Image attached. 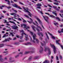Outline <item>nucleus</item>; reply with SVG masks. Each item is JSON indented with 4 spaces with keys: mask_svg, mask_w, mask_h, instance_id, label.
Returning <instances> with one entry per match:
<instances>
[{
    "mask_svg": "<svg viewBox=\"0 0 63 63\" xmlns=\"http://www.w3.org/2000/svg\"><path fill=\"white\" fill-rule=\"evenodd\" d=\"M20 32L21 34H22V37L20 36L19 35H17L16 36V37H17V38H20L21 39H22V37H23V35L24 34V35H25V37L26 38V41H27V40L28 39V36H27V35L25 33H24V31L23 30H22L21 31H20Z\"/></svg>",
    "mask_w": 63,
    "mask_h": 63,
    "instance_id": "obj_1",
    "label": "nucleus"
},
{
    "mask_svg": "<svg viewBox=\"0 0 63 63\" xmlns=\"http://www.w3.org/2000/svg\"><path fill=\"white\" fill-rule=\"evenodd\" d=\"M30 19L31 20V21L30 22L28 21H27L28 22H29V23L30 24H31V23H33L34 25H36L38 28H39L41 30V31H42V30L41 29V27H40V26H38L39 24H38V23L37 22V21H35V23H36V24H35V23L34 22H33V20L32 19H31V18H30Z\"/></svg>",
    "mask_w": 63,
    "mask_h": 63,
    "instance_id": "obj_2",
    "label": "nucleus"
},
{
    "mask_svg": "<svg viewBox=\"0 0 63 63\" xmlns=\"http://www.w3.org/2000/svg\"><path fill=\"white\" fill-rule=\"evenodd\" d=\"M28 31V32H29L31 33V34L32 35H33V40H35L37 42V43H38L39 42V40H38L37 39H36L35 38L36 37V34H33V33L31 32V31H29V30H27Z\"/></svg>",
    "mask_w": 63,
    "mask_h": 63,
    "instance_id": "obj_3",
    "label": "nucleus"
},
{
    "mask_svg": "<svg viewBox=\"0 0 63 63\" xmlns=\"http://www.w3.org/2000/svg\"><path fill=\"white\" fill-rule=\"evenodd\" d=\"M23 9H24L23 11L25 12H26L27 13H29V16L31 17L33 15L31 14L28 11V8L26 7H23Z\"/></svg>",
    "mask_w": 63,
    "mask_h": 63,
    "instance_id": "obj_4",
    "label": "nucleus"
},
{
    "mask_svg": "<svg viewBox=\"0 0 63 63\" xmlns=\"http://www.w3.org/2000/svg\"><path fill=\"white\" fill-rule=\"evenodd\" d=\"M21 27H23V26H24L23 27L24 29H26L27 30L28 29H29L30 28V27L29 26H26L27 25L26 24H22L21 25Z\"/></svg>",
    "mask_w": 63,
    "mask_h": 63,
    "instance_id": "obj_5",
    "label": "nucleus"
},
{
    "mask_svg": "<svg viewBox=\"0 0 63 63\" xmlns=\"http://www.w3.org/2000/svg\"><path fill=\"white\" fill-rule=\"evenodd\" d=\"M47 50L48 51L49 54H51V52L50 50V49H49V48L48 47H44V51H46Z\"/></svg>",
    "mask_w": 63,
    "mask_h": 63,
    "instance_id": "obj_6",
    "label": "nucleus"
},
{
    "mask_svg": "<svg viewBox=\"0 0 63 63\" xmlns=\"http://www.w3.org/2000/svg\"><path fill=\"white\" fill-rule=\"evenodd\" d=\"M35 18L36 19V20H38V21H39V22L40 24H41L42 27L44 29V27L43 26V25H42V22H41V21L40 20V19H39V18L38 17H35Z\"/></svg>",
    "mask_w": 63,
    "mask_h": 63,
    "instance_id": "obj_7",
    "label": "nucleus"
},
{
    "mask_svg": "<svg viewBox=\"0 0 63 63\" xmlns=\"http://www.w3.org/2000/svg\"><path fill=\"white\" fill-rule=\"evenodd\" d=\"M50 45L51 47H52V48H53L54 53V54H55V53H56V48H55V47L53 45H52L51 44H50Z\"/></svg>",
    "mask_w": 63,
    "mask_h": 63,
    "instance_id": "obj_8",
    "label": "nucleus"
},
{
    "mask_svg": "<svg viewBox=\"0 0 63 63\" xmlns=\"http://www.w3.org/2000/svg\"><path fill=\"white\" fill-rule=\"evenodd\" d=\"M43 17L45 20L48 23V17L47 16H43Z\"/></svg>",
    "mask_w": 63,
    "mask_h": 63,
    "instance_id": "obj_9",
    "label": "nucleus"
},
{
    "mask_svg": "<svg viewBox=\"0 0 63 63\" xmlns=\"http://www.w3.org/2000/svg\"><path fill=\"white\" fill-rule=\"evenodd\" d=\"M13 6H14V7H16V8H18V9H20V10H22V9L21 7H20L19 6H18L17 4H14L12 5Z\"/></svg>",
    "mask_w": 63,
    "mask_h": 63,
    "instance_id": "obj_10",
    "label": "nucleus"
},
{
    "mask_svg": "<svg viewBox=\"0 0 63 63\" xmlns=\"http://www.w3.org/2000/svg\"><path fill=\"white\" fill-rule=\"evenodd\" d=\"M12 39L11 38H9L8 39H5V40L2 41V42L4 43V42H7L8 41H10V40H12Z\"/></svg>",
    "mask_w": 63,
    "mask_h": 63,
    "instance_id": "obj_11",
    "label": "nucleus"
},
{
    "mask_svg": "<svg viewBox=\"0 0 63 63\" xmlns=\"http://www.w3.org/2000/svg\"><path fill=\"white\" fill-rule=\"evenodd\" d=\"M10 15H14V17H17V16H18V17H19L20 16L19 15H16V13H12L10 14Z\"/></svg>",
    "mask_w": 63,
    "mask_h": 63,
    "instance_id": "obj_12",
    "label": "nucleus"
},
{
    "mask_svg": "<svg viewBox=\"0 0 63 63\" xmlns=\"http://www.w3.org/2000/svg\"><path fill=\"white\" fill-rule=\"evenodd\" d=\"M12 27L13 29H17V30H18V29H17V28H18L16 25L12 26Z\"/></svg>",
    "mask_w": 63,
    "mask_h": 63,
    "instance_id": "obj_13",
    "label": "nucleus"
},
{
    "mask_svg": "<svg viewBox=\"0 0 63 63\" xmlns=\"http://www.w3.org/2000/svg\"><path fill=\"white\" fill-rule=\"evenodd\" d=\"M48 34H49V35H50V36H51V38L52 39H55V37L53 36L52 35V34H50V33L49 32H48Z\"/></svg>",
    "mask_w": 63,
    "mask_h": 63,
    "instance_id": "obj_14",
    "label": "nucleus"
},
{
    "mask_svg": "<svg viewBox=\"0 0 63 63\" xmlns=\"http://www.w3.org/2000/svg\"><path fill=\"white\" fill-rule=\"evenodd\" d=\"M31 45H32L31 43L30 42H27V43L25 44V45L26 46H30Z\"/></svg>",
    "mask_w": 63,
    "mask_h": 63,
    "instance_id": "obj_15",
    "label": "nucleus"
},
{
    "mask_svg": "<svg viewBox=\"0 0 63 63\" xmlns=\"http://www.w3.org/2000/svg\"><path fill=\"white\" fill-rule=\"evenodd\" d=\"M41 43L42 46H44L46 44V42H45L44 41L42 43V42H41Z\"/></svg>",
    "mask_w": 63,
    "mask_h": 63,
    "instance_id": "obj_16",
    "label": "nucleus"
},
{
    "mask_svg": "<svg viewBox=\"0 0 63 63\" xmlns=\"http://www.w3.org/2000/svg\"><path fill=\"white\" fill-rule=\"evenodd\" d=\"M3 57L2 56L0 55V61L2 62H3V59L2 58H1V57Z\"/></svg>",
    "mask_w": 63,
    "mask_h": 63,
    "instance_id": "obj_17",
    "label": "nucleus"
},
{
    "mask_svg": "<svg viewBox=\"0 0 63 63\" xmlns=\"http://www.w3.org/2000/svg\"><path fill=\"white\" fill-rule=\"evenodd\" d=\"M32 29H33V31H35V32H36V30H35V26H32Z\"/></svg>",
    "mask_w": 63,
    "mask_h": 63,
    "instance_id": "obj_18",
    "label": "nucleus"
},
{
    "mask_svg": "<svg viewBox=\"0 0 63 63\" xmlns=\"http://www.w3.org/2000/svg\"><path fill=\"white\" fill-rule=\"evenodd\" d=\"M49 61L47 60H45L44 62H43V63H49Z\"/></svg>",
    "mask_w": 63,
    "mask_h": 63,
    "instance_id": "obj_19",
    "label": "nucleus"
},
{
    "mask_svg": "<svg viewBox=\"0 0 63 63\" xmlns=\"http://www.w3.org/2000/svg\"><path fill=\"white\" fill-rule=\"evenodd\" d=\"M5 1H6L7 2H8L7 4H8V5H10V2L9 0H5Z\"/></svg>",
    "mask_w": 63,
    "mask_h": 63,
    "instance_id": "obj_20",
    "label": "nucleus"
},
{
    "mask_svg": "<svg viewBox=\"0 0 63 63\" xmlns=\"http://www.w3.org/2000/svg\"><path fill=\"white\" fill-rule=\"evenodd\" d=\"M5 45L4 44H0V47H2L4 46Z\"/></svg>",
    "mask_w": 63,
    "mask_h": 63,
    "instance_id": "obj_21",
    "label": "nucleus"
},
{
    "mask_svg": "<svg viewBox=\"0 0 63 63\" xmlns=\"http://www.w3.org/2000/svg\"><path fill=\"white\" fill-rule=\"evenodd\" d=\"M59 42H60V40H56V44H58V45H60V44L59 43Z\"/></svg>",
    "mask_w": 63,
    "mask_h": 63,
    "instance_id": "obj_22",
    "label": "nucleus"
},
{
    "mask_svg": "<svg viewBox=\"0 0 63 63\" xmlns=\"http://www.w3.org/2000/svg\"><path fill=\"white\" fill-rule=\"evenodd\" d=\"M38 35H39V36H40V35H41V36H43V33H39L38 32Z\"/></svg>",
    "mask_w": 63,
    "mask_h": 63,
    "instance_id": "obj_23",
    "label": "nucleus"
},
{
    "mask_svg": "<svg viewBox=\"0 0 63 63\" xmlns=\"http://www.w3.org/2000/svg\"><path fill=\"white\" fill-rule=\"evenodd\" d=\"M54 24L55 25H58V23L56 22L55 21H54Z\"/></svg>",
    "mask_w": 63,
    "mask_h": 63,
    "instance_id": "obj_24",
    "label": "nucleus"
},
{
    "mask_svg": "<svg viewBox=\"0 0 63 63\" xmlns=\"http://www.w3.org/2000/svg\"><path fill=\"white\" fill-rule=\"evenodd\" d=\"M45 34L46 35V37H47V39H48V40H49V37H48V35H47V33H46Z\"/></svg>",
    "mask_w": 63,
    "mask_h": 63,
    "instance_id": "obj_25",
    "label": "nucleus"
},
{
    "mask_svg": "<svg viewBox=\"0 0 63 63\" xmlns=\"http://www.w3.org/2000/svg\"><path fill=\"white\" fill-rule=\"evenodd\" d=\"M9 22L10 23H13V24H15V25H16V24L15 23V22L13 21H9Z\"/></svg>",
    "mask_w": 63,
    "mask_h": 63,
    "instance_id": "obj_26",
    "label": "nucleus"
},
{
    "mask_svg": "<svg viewBox=\"0 0 63 63\" xmlns=\"http://www.w3.org/2000/svg\"><path fill=\"white\" fill-rule=\"evenodd\" d=\"M8 36V35H7L6 34H5L3 35V36L2 37V38H4L5 37H7Z\"/></svg>",
    "mask_w": 63,
    "mask_h": 63,
    "instance_id": "obj_27",
    "label": "nucleus"
},
{
    "mask_svg": "<svg viewBox=\"0 0 63 63\" xmlns=\"http://www.w3.org/2000/svg\"><path fill=\"white\" fill-rule=\"evenodd\" d=\"M56 19H58V21H60V19H59V18L58 17H57L56 18Z\"/></svg>",
    "mask_w": 63,
    "mask_h": 63,
    "instance_id": "obj_28",
    "label": "nucleus"
},
{
    "mask_svg": "<svg viewBox=\"0 0 63 63\" xmlns=\"http://www.w3.org/2000/svg\"><path fill=\"white\" fill-rule=\"evenodd\" d=\"M41 49H42V50H40V52H42L43 51V48L42 47H41Z\"/></svg>",
    "mask_w": 63,
    "mask_h": 63,
    "instance_id": "obj_29",
    "label": "nucleus"
},
{
    "mask_svg": "<svg viewBox=\"0 0 63 63\" xmlns=\"http://www.w3.org/2000/svg\"><path fill=\"white\" fill-rule=\"evenodd\" d=\"M50 17H53V18H55V17L54 16L52 15H50Z\"/></svg>",
    "mask_w": 63,
    "mask_h": 63,
    "instance_id": "obj_30",
    "label": "nucleus"
},
{
    "mask_svg": "<svg viewBox=\"0 0 63 63\" xmlns=\"http://www.w3.org/2000/svg\"><path fill=\"white\" fill-rule=\"evenodd\" d=\"M5 7V6H4V5H2L0 7V8L1 9H2L3 8H2V7Z\"/></svg>",
    "mask_w": 63,
    "mask_h": 63,
    "instance_id": "obj_31",
    "label": "nucleus"
},
{
    "mask_svg": "<svg viewBox=\"0 0 63 63\" xmlns=\"http://www.w3.org/2000/svg\"><path fill=\"white\" fill-rule=\"evenodd\" d=\"M36 5V6H42L41 4H37Z\"/></svg>",
    "mask_w": 63,
    "mask_h": 63,
    "instance_id": "obj_32",
    "label": "nucleus"
},
{
    "mask_svg": "<svg viewBox=\"0 0 63 63\" xmlns=\"http://www.w3.org/2000/svg\"><path fill=\"white\" fill-rule=\"evenodd\" d=\"M54 4H55V5H59V4L57 2L54 3Z\"/></svg>",
    "mask_w": 63,
    "mask_h": 63,
    "instance_id": "obj_33",
    "label": "nucleus"
},
{
    "mask_svg": "<svg viewBox=\"0 0 63 63\" xmlns=\"http://www.w3.org/2000/svg\"><path fill=\"white\" fill-rule=\"evenodd\" d=\"M10 34H11V35H12V37H14V34H13V33H12L10 32Z\"/></svg>",
    "mask_w": 63,
    "mask_h": 63,
    "instance_id": "obj_34",
    "label": "nucleus"
},
{
    "mask_svg": "<svg viewBox=\"0 0 63 63\" xmlns=\"http://www.w3.org/2000/svg\"><path fill=\"white\" fill-rule=\"evenodd\" d=\"M38 12H39V13H41L42 15H43V12H42V11H40L38 10Z\"/></svg>",
    "mask_w": 63,
    "mask_h": 63,
    "instance_id": "obj_35",
    "label": "nucleus"
},
{
    "mask_svg": "<svg viewBox=\"0 0 63 63\" xmlns=\"http://www.w3.org/2000/svg\"><path fill=\"white\" fill-rule=\"evenodd\" d=\"M53 14H54V15H55L56 16H57V14L56 13L54 12H53Z\"/></svg>",
    "mask_w": 63,
    "mask_h": 63,
    "instance_id": "obj_36",
    "label": "nucleus"
},
{
    "mask_svg": "<svg viewBox=\"0 0 63 63\" xmlns=\"http://www.w3.org/2000/svg\"><path fill=\"white\" fill-rule=\"evenodd\" d=\"M59 15H60V16L62 18H63V15L62 14V15L60 14H59Z\"/></svg>",
    "mask_w": 63,
    "mask_h": 63,
    "instance_id": "obj_37",
    "label": "nucleus"
},
{
    "mask_svg": "<svg viewBox=\"0 0 63 63\" xmlns=\"http://www.w3.org/2000/svg\"><path fill=\"white\" fill-rule=\"evenodd\" d=\"M4 21V23H9V22H7V21L6 20H5Z\"/></svg>",
    "mask_w": 63,
    "mask_h": 63,
    "instance_id": "obj_38",
    "label": "nucleus"
},
{
    "mask_svg": "<svg viewBox=\"0 0 63 63\" xmlns=\"http://www.w3.org/2000/svg\"><path fill=\"white\" fill-rule=\"evenodd\" d=\"M29 53V52L28 51H26L25 52V54H27V53Z\"/></svg>",
    "mask_w": 63,
    "mask_h": 63,
    "instance_id": "obj_39",
    "label": "nucleus"
},
{
    "mask_svg": "<svg viewBox=\"0 0 63 63\" xmlns=\"http://www.w3.org/2000/svg\"><path fill=\"white\" fill-rule=\"evenodd\" d=\"M14 45H17V44H18V43L17 42H15L14 43Z\"/></svg>",
    "mask_w": 63,
    "mask_h": 63,
    "instance_id": "obj_40",
    "label": "nucleus"
},
{
    "mask_svg": "<svg viewBox=\"0 0 63 63\" xmlns=\"http://www.w3.org/2000/svg\"><path fill=\"white\" fill-rule=\"evenodd\" d=\"M60 46L61 47L62 49H63V46L61 45H60Z\"/></svg>",
    "mask_w": 63,
    "mask_h": 63,
    "instance_id": "obj_41",
    "label": "nucleus"
},
{
    "mask_svg": "<svg viewBox=\"0 0 63 63\" xmlns=\"http://www.w3.org/2000/svg\"><path fill=\"white\" fill-rule=\"evenodd\" d=\"M12 10L13 11H14V12H15L16 13H17V11H16V10H14V9H13V8L12 9Z\"/></svg>",
    "mask_w": 63,
    "mask_h": 63,
    "instance_id": "obj_42",
    "label": "nucleus"
},
{
    "mask_svg": "<svg viewBox=\"0 0 63 63\" xmlns=\"http://www.w3.org/2000/svg\"><path fill=\"white\" fill-rule=\"evenodd\" d=\"M19 56V55H16V56H15V58H17V57H18V56Z\"/></svg>",
    "mask_w": 63,
    "mask_h": 63,
    "instance_id": "obj_43",
    "label": "nucleus"
},
{
    "mask_svg": "<svg viewBox=\"0 0 63 63\" xmlns=\"http://www.w3.org/2000/svg\"><path fill=\"white\" fill-rule=\"evenodd\" d=\"M56 10L57 11H58V12L60 11V10H59L57 8L56 9Z\"/></svg>",
    "mask_w": 63,
    "mask_h": 63,
    "instance_id": "obj_44",
    "label": "nucleus"
},
{
    "mask_svg": "<svg viewBox=\"0 0 63 63\" xmlns=\"http://www.w3.org/2000/svg\"><path fill=\"white\" fill-rule=\"evenodd\" d=\"M58 32L59 33H62L61 31H60L59 30L58 31Z\"/></svg>",
    "mask_w": 63,
    "mask_h": 63,
    "instance_id": "obj_45",
    "label": "nucleus"
},
{
    "mask_svg": "<svg viewBox=\"0 0 63 63\" xmlns=\"http://www.w3.org/2000/svg\"><path fill=\"white\" fill-rule=\"evenodd\" d=\"M56 58L57 60H58V56H56Z\"/></svg>",
    "mask_w": 63,
    "mask_h": 63,
    "instance_id": "obj_46",
    "label": "nucleus"
},
{
    "mask_svg": "<svg viewBox=\"0 0 63 63\" xmlns=\"http://www.w3.org/2000/svg\"><path fill=\"white\" fill-rule=\"evenodd\" d=\"M16 38H14L13 39V41H15V40H16Z\"/></svg>",
    "mask_w": 63,
    "mask_h": 63,
    "instance_id": "obj_47",
    "label": "nucleus"
},
{
    "mask_svg": "<svg viewBox=\"0 0 63 63\" xmlns=\"http://www.w3.org/2000/svg\"><path fill=\"white\" fill-rule=\"evenodd\" d=\"M18 20H20V21H21V19H20V18H19L18 19H17Z\"/></svg>",
    "mask_w": 63,
    "mask_h": 63,
    "instance_id": "obj_48",
    "label": "nucleus"
},
{
    "mask_svg": "<svg viewBox=\"0 0 63 63\" xmlns=\"http://www.w3.org/2000/svg\"><path fill=\"white\" fill-rule=\"evenodd\" d=\"M53 8L54 9H57V7L56 6H53Z\"/></svg>",
    "mask_w": 63,
    "mask_h": 63,
    "instance_id": "obj_49",
    "label": "nucleus"
},
{
    "mask_svg": "<svg viewBox=\"0 0 63 63\" xmlns=\"http://www.w3.org/2000/svg\"><path fill=\"white\" fill-rule=\"evenodd\" d=\"M36 29L37 30V31H38V32H39L40 31V30H39V29H38V28H36Z\"/></svg>",
    "mask_w": 63,
    "mask_h": 63,
    "instance_id": "obj_50",
    "label": "nucleus"
},
{
    "mask_svg": "<svg viewBox=\"0 0 63 63\" xmlns=\"http://www.w3.org/2000/svg\"><path fill=\"white\" fill-rule=\"evenodd\" d=\"M39 58L38 56H36L35 57V59H37V58Z\"/></svg>",
    "mask_w": 63,
    "mask_h": 63,
    "instance_id": "obj_51",
    "label": "nucleus"
},
{
    "mask_svg": "<svg viewBox=\"0 0 63 63\" xmlns=\"http://www.w3.org/2000/svg\"><path fill=\"white\" fill-rule=\"evenodd\" d=\"M48 6H49V7H51V8L52 7L51 6V5H50L49 4H48Z\"/></svg>",
    "mask_w": 63,
    "mask_h": 63,
    "instance_id": "obj_52",
    "label": "nucleus"
},
{
    "mask_svg": "<svg viewBox=\"0 0 63 63\" xmlns=\"http://www.w3.org/2000/svg\"><path fill=\"white\" fill-rule=\"evenodd\" d=\"M19 3L20 4H21V5H23L24 4H23L22 3L20 2H19Z\"/></svg>",
    "mask_w": 63,
    "mask_h": 63,
    "instance_id": "obj_53",
    "label": "nucleus"
},
{
    "mask_svg": "<svg viewBox=\"0 0 63 63\" xmlns=\"http://www.w3.org/2000/svg\"><path fill=\"white\" fill-rule=\"evenodd\" d=\"M25 16L27 18H29V17L27 15H25Z\"/></svg>",
    "mask_w": 63,
    "mask_h": 63,
    "instance_id": "obj_54",
    "label": "nucleus"
},
{
    "mask_svg": "<svg viewBox=\"0 0 63 63\" xmlns=\"http://www.w3.org/2000/svg\"><path fill=\"white\" fill-rule=\"evenodd\" d=\"M4 17L3 16H2L1 17L0 16V19H2V17Z\"/></svg>",
    "mask_w": 63,
    "mask_h": 63,
    "instance_id": "obj_55",
    "label": "nucleus"
},
{
    "mask_svg": "<svg viewBox=\"0 0 63 63\" xmlns=\"http://www.w3.org/2000/svg\"><path fill=\"white\" fill-rule=\"evenodd\" d=\"M60 58L61 59L62 58V56H60Z\"/></svg>",
    "mask_w": 63,
    "mask_h": 63,
    "instance_id": "obj_56",
    "label": "nucleus"
},
{
    "mask_svg": "<svg viewBox=\"0 0 63 63\" xmlns=\"http://www.w3.org/2000/svg\"><path fill=\"white\" fill-rule=\"evenodd\" d=\"M60 12L61 13H63V10H61L60 11Z\"/></svg>",
    "mask_w": 63,
    "mask_h": 63,
    "instance_id": "obj_57",
    "label": "nucleus"
},
{
    "mask_svg": "<svg viewBox=\"0 0 63 63\" xmlns=\"http://www.w3.org/2000/svg\"><path fill=\"white\" fill-rule=\"evenodd\" d=\"M11 8V7L10 6L8 7H7V8L8 9H10Z\"/></svg>",
    "mask_w": 63,
    "mask_h": 63,
    "instance_id": "obj_58",
    "label": "nucleus"
},
{
    "mask_svg": "<svg viewBox=\"0 0 63 63\" xmlns=\"http://www.w3.org/2000/svg\"><path fill=\"white\" fill-rule=\"evenodd\" d=\"M45 14H46L47 15H48L49 16V14L47 13H45Z\"/></svg>",
    "mask_w": 63,
    "mask_h": 63,
    "instance_id": "obj_59",
    "label": "nucleus"
},
{
    "mask_svg": "<svg viewBox=\"0 0 63 63\" xmlns=\"http://www.w3.org/2000/svg\"><path fill=\"white\" fill-rule=\"evenodd\" d=\"M11 19H12V18H8V20H11Z\"/></svg>",
    "mask_w": 63,
    "mask_h": 63,
    "instance_id": "obj_60",
    "label": "nucleus"
},
{
    "mask_svg": "<svg viewBox=\"0 0 63 63\" xmlns=\"http://www.w3.org/2000/svg\"><path fill=\"white\" fill-rule=\"evenodd\" d=\"M5 60H7V57H5L4 58Z\"/></svg>",
    "mask_w": 63,
    "mask_h": 63,
    "instance_id": "obj_61",
    "label": "nucleus"
},
{
    "mask_svg": "<svg viewBox=\"0 0 63 63\" xmlns=\"http://www.w3.org/2000/svg\"><path fill=\"white\" fill-rule=\"evenodd\" d=\"M3 13H5L6 12V11H3Z\"/></svg>",
    "mask_w": 63,
    "mask_h": 63,
    "instance_id": "obj_62",
    "label": "nucleus"
},
{
    "mask_svg": "<svg viewBox=\"0 0 63 63\" xmlns=\"http://www.w3.org/2000/svg\"><path fill=\"white\" fill-rule=\"evenodd\" d=\"M61 32H63V29H62Z\"/></svg>",
    "mask_w": 63,
    "mask_h": 63,
    "instance_id": "obj_63",
    "label": "nucleus"
},
{
    "mask_svg": "<svg viewBox=\"0 0 63 63\" xmlns=\"http://www.w3.org/2000/svg\"><path fill=\"white\" fill-rule=\"evenodd\" d=\"M14 2H17V0H14Z\"/></svg>",
    "mask_w": 63,
    "mask_h": 63,
    "instance_id": "obj_64",
    "label": "nucleus"
}]
</instances>
